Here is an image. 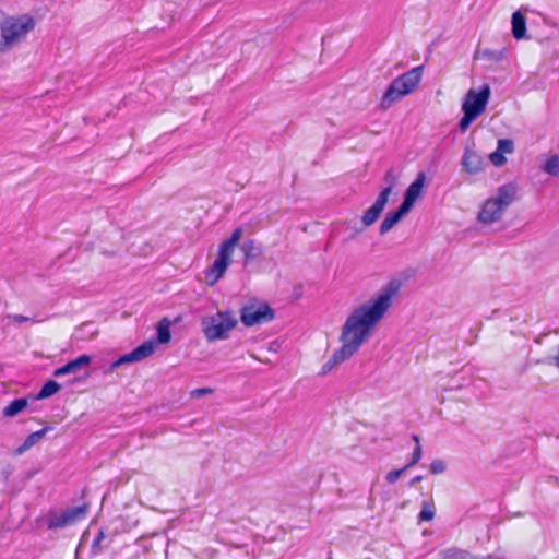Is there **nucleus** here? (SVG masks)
I'll return each instance as SVG.
<instances>
[{
    "label": "nucleus",
    "instance_id": "f257e3e1",
    "mask_svg": "<svg viewBox=\"0 0 559 559\" xmlns=\"http://www.w3.org/2000/svg\"><path fill=\"white\" fill-rule=\"evenodd\" d=\"M401 283L396 280L383 286L378 296L354 309L347 317L341 332L342 347L333 353L322 366L320 374H328L334 367L349 359L369 338L374 325L392 306L393 297L399 293Z\"/></svg>",
    "mask_w": 559,
    "mask_h": 559
},
{
    "label": "nucleus",
    "instance_id": "f03ea898",
    "mask_svg": "<svg viewBox=\"0 0 559 559\" xmlns=\"http://www.w3.org/2000/svg\"><path fill=\"white\" fill-rule=\"evenodd\" d=\"M423 71L424 66H418L395 78L382 96L381 107L388 109L396 100L411 94L420 83Z\"/></svg>",
    "mask_w": 559,
    "mask_h": 559
},
{
    "label": "nucleus",
    "instance_id": "7ed1b4c3",
    "mask_svg": "<svg viewBox=\"0 0 559 559\" xmlns=\"http://www.w3.org/2000/svg\"><path fill=\"white\" fill-rule=\"evenodd\" d=\"M516 187L513 183H506L498 188L497 194L488 199L478 213L479 222L491 224L501 218L506 209L514 201Z\"/></svg>",
    "mask_w": 559,
    "mask_h": 559
},
{
    "label": "nucleus",
    "instance_id": "20e7f679",
    "mask_svg": "<svg viewBox=\"0 0 559 559\" xmlns=\"http://www.w3.org/2000/svg\"><path fill=\"white\" fill-rule=\"evenodd\" d=\"M35 20L27 14L19 17L3 16L0 24L1 40L0 53L5 52L10 46L16 43L22 36L26 35L29 31L34 29Z\"/></svg>",
    "mask_w": 559,
    "mask_h": 559
},
{
    "label": "nucleus",
    "instance_id": "39448f33",
    "mask_svg": "<svg viewBox=\"0 0 559 559\" xmlns=\"http://www.w3.org/2000/svg\"><path fill=\"white\" fill-rule=\"evenodd\" d=\"M241 234L242 229L241 227H238L229 238L219 245L217 258L213 262L211 269L205 272V281L209 285H214L226 272L229 265L230 255L238 243Z\"/></svg>",
    "mask_w": 559,
    "mask_h": 559
},
{
    "label": "nucleus",
    "instance_id": "423d86ee",
    "mask_svg": "<svg viewBox=\"0 0 559 559\" xmlns=\"http://www.w3.org/2000/svg\"><path fill=\"white\" fill-rule=\"evenodd\" d=\"M237 325V319L230 312H217L202 320V329L209 341L222 340Z\"/></svg>",
    "mask_w": 559,
    "mask_h": 559
},
{
    "label": "nucleus",
    "instance_id": "0eeeda50",
    "mask_svg": "<svg viewBox=\"0 0 559 559\" xmlns=\"http://www.w3.org/2000/svg\"><path fill=\"white\" fill-rule=\"evenodd\" d=\"M384 181L386 187L381 190L376 202L364 213L361 217V222L365 227H369L377 222L389 201V197L396 183V177L393 169H389L385 173Z\"/></svg>",
    "mask_w": 559,
    "mask_h": 559
},
{
    "label": "nucleus",
    "instance_id": "6e6552de",
    "mask_svg": "<svg viewBox=\"0 0 559 559\" xmlns=\"http://www.w3.org/2000/svg\"><path fill=\"white\" fill-rule=\"evenodd\" d=\"M274 310L265 301L251 298L247 301V326H253L273 321Z\"/></svg>",
    "mask_w": 559,
    "mask_h": 559
},
{
    "label": "nucleus",
    "instance_id": "1a4fd4ad",
    "mask_svg": "<svg viewBox=\"0 0 559 559\" xmlns=\"http://www.w3.org/2000/svg\"><path fill=\"white\" fill-rule=\"evenodd\" d=\"M490 97V87L484 84L478 92L469 90L462 105V111H469L479 116L486 108Z\"/></svg>",
    "mask_w": 559,
    "mask_h": 559
},
{
    "label": "nucleus",
    "instance_id": "9d476101",
    "mask_svg": "<svg viewBox=\"0 0 559 559\" xmlns=\"http://www.w3.org/2000/svg\"><path fill=\"white\" fill-rule=\"evenodd\" d=\"M155 350V342L152 340L145 341L130 353L121 355L118 359L114 360L109 367V370L112 371L118 367L124 364H131L140 361L148 356H151Z\"/></svg>",
    "mask_w": 559,
    "mask_h": 559
},
{
    "label": "nucleus",
    "instance_id": "9b49d317",
    "mask_svg": "<svg viewBox=\"0 0 559 559\" xmlns=\"http://www.w3.org/2000/svg\"><path fill=\"white\" fill-rule=\"evenodd\" d=\"M87 512L86 506L69 508L61 514H51L48 519V528L55 530L74 524L79 519L84 518Z\"/></svg>",
    "mask_w": 559,
    "mask_h": 559
},
{
    "label": "nucleus",
    "instance_id": "f8f14e48",
    "mask_svg": "<svg viewBox=\"0 0 559 559\" xmlns=\"http://www.w3.org/2000/svg\"><path fill=\"white\" fill-rule=\"evenodd\" d=\"M426 181V176L424 173H419L416 179L408 186L405 191L403 202L401 203L408 211L412 210L416 200L423 192L424 186Z\"/></svg>",
    "mask_w": 559,
    "mask_h": 559
},
{
    "label": "nucleus",
    "instance_id": "ddd939ff",
    "mask_svg": "<svg viewBox=\"0 0 559 559\" xmlns=\"http://www.w3.org/2000/svg\"><path fill=\"white\" fill-rule=\"evenodd\" d=\"M92 357L87 354L80 355L79 357L68 361L63 366L55 369L53 376L55 377H63L70 373H74L78 370L82 369L83 367H86L91 364Z\"/></svg>",
    "mask_w": 559,
    "mask_h": 559
},
{
    "label": "nucleus",
    "instance_id": "4468645a",
    "mask_svg": "<svg viewBox=\"0 0 559 559\" xmlns=\"http://www.w3.org/2000/svg\"><path fill=\"white\" fill-rule=\"evenodd\" d=\"M462 167L468 174H477L483 169V158L472 148L466 147L462 157Z\"/></svg>",
    "mask_w": 559,
    "mask_h": 559
},
{
    "label": "nucleus",
    "instance_id": "2eb2a0df",
    "mask_svg": "<svg viewBox=\"0 0 559 559\" xmlns=\"http://www.w3.org/2000/svg\"><path fill=\"white\" fill-rule=\"evenodd\" d=\"M441 559H503L501 556H498L496 554L488 555L483 558H477L476 556L472 555L468 550L451 547L447 548L440 551Z\"/></svg>",
    "mask_w": 559,
    "mask_h": 559
},
{
    "label": "nucleus",
    "instance_id": "dca6fc26",
    "mask_svg": "<svg viewBox=\"0 0 559 559\" xmlns=\"http://www.w3.org/2000/svg\"><path fill=\"white\" fill-rule=\"evenodd\" d=\"M408 212L402 204L397 210L389 212L380 225L379 233L381 235L389 233Z\"/></svg>",
    "mask_w": 559,
    "mask_h": 559
},
{
    "label": "nucleus",
    "instance_id": "f3484780",
    "mask_svg": "<svg viewBox=\"0 0 559 559\" xmlns=\"http://www.w3.org/2000/svg\"><path fill=\"white\" fill-rule=\"evenodd\" d=\"M49 430H51V426H45L43 429L27 436L24 442L14 450V455H22L24 452L29 450L33 445L39 442Z\"/></svg>",
    "mask_w": 559,
    "mask_h": 559
},
{
    "label": "nucleus",
    "instance_id": "a211bd4d",
    "mask_svg": "<svg viewBox=\"0 0 559 559\" xmlns=\"http://www.w3.org/2000/svg\"><path fill=\"white\" fill-rule=\"evenodd\" d=\"M31 396H32V394L11 401L9 403V405L5 406L2 411L3 417H9V418L15 417L19 414H21L23 411H25L28 406V402L32 401Z\"/></svg>",
    "mask_w": 559,
    "mask_h": 559
},
{
    "label": "nucleus",
    "instance_id": "6ab92c4d",
    "mask_svg": "<svg viewBox=\"0 0 559 559\" xmlns=\"http://www.w3.org/2000/svg\"><path fill=\"white\" fill-rule=\"evenodd\" d=\"M170 321L168 318H163L156 325V338L153 340L155 342V346L157 344H167L171 338L170 333Z\"/></svg>",
    "mask_w": 559,
    "mask_h": 559
},
{
    "label": "nucleus",
    "instance_id": "aec40b11",
    "mask_svg": "<svg viewBox=\"0 0 559 559\" xmlns=\"http://www.w3.org/2000/svg\"><path fill=\"white\" fill-rule=\"evenodd\" d=\"M511 24L513 37L515 39L524 38L526 33V20L520 11L512 14Z\"/></svg>",
    "mask_w": 559,
    "mask_h": 559
},
{
    "label": "nucleus",
    "instance_id": "412c9836",
    "mask_svg": "<svg viewBox=\"0 0 559 559\" xmlns=\"http://www.w3.org/2000/svg\"><path fill=\"white\" fill-rule=\"evenodd\" d=\"M61 390V385L55 380H48L44 383L39 392L31 396L32 401L48 399Z\"/></svg>",
    "mask_w": 559,
    "mask_h": 559
},
{
    "label": "nucleus",
    "instance_id": "4be33fe9",
    "mask_svg": "<svg viewBox=\"0 0 559 559\" xmlns=\"http://www.w3.org/2000/svg\"><path fill=\"white\" fill-rule=\"evenodd\" d=\"M543 170L550 176L559 175V156L551 155L543 165Z\"/></svg>",
    "mask_w": 559,
    "mask_h": 559
},
{
    "label": "nucleus",
    "instance_id": "5701e85b",
    "mask_svg": "<svg viewBox=\"0 0 559 559\" xmlns=\"http://www.w3.org/2000/svg\"><path fill=\"white\" fill-rule=\"evenodd\" d=\"M435 518V509L433 504L429 501H424L421 503V510L418 514V522L423 521H431Z\"/></svg>",
    "mask_w": 559,
    "mask_h": 559
},
{
    "label": "nucleus",
    "instance_id": "b1692460",
    "mask_svg": "<svg viewBox=\"0 0 559 559\" xmlns=\"http://www.w3.org/2000/svg\"><path fill=\"white\" fill-rule=\"evenodd\" d=\"M477 118L474 114L469 111H463V117L461 118L459 122V129L461 132H465L467 128L471 126V123Z\"/></svg>",
    "mask_w": 559,
    "mask_h": 559
},
{
    "label": "nucleus",
    "instance_id": "393cba45",
    "mask_svg": "<svg viewBox=\"0 0 559 559\" xmlns=\"http://www.w3.org/2000/svg\"><path fill=\"white\" fill-rule=\"evenodd\" d=\"M261 254V249L254 246L252 240H247V265Z\"/></svg>",
    "mask_w": 559,
    "mask_h": 559
},
{
    "label": "nucleus",
    "instance_id": "a878e982",
    "mask_svg": "<svg viewBox=\"0 0 559 559\" xmlns=\"http://www.w3.org/2000/svg\"><path fill=\"white\" fill-rule=\"evenodd\" d=\"M497 150L502 153L503 155L504 154H510L513 152L514 150V144H513V141L509 140V139H500L498 141V146H497Z\"/></svg>",
    "mask_w": 559,
    "mask_h": 559
},
{
    "label": "nucleus",
    "instance_id": "bb28decb",
    "mask_svg": "<svg viewBox=\"0 0 559 559\" xmlns=\"http://www.w3.org/2000/svg\"><path fill=\"white\" fill-rule=\"evenodd\" d=\"M447 468L444 461L436 459L430 463V472L435 475L442 474Z\"/></svg>",
    "mask_w": 559,
    "mask_h": 559
},
{
    "label": "nucleus",
    "instance_id": "cd10ccee",
    "mask_svg": "<svg viewBox=\"0 0 559 559\" xmlns=\"http://www.w3.org/2000/svg\"><path fill=\"white\" fill-rule=\"evenodd\" d=\"M421 455H423V450H421V447L420 444H417L413 451V454H412V459L409 460V462L405 465V468H411L412 466H414L415 464H417L419 462V460L421 459Z\"/></svg>",
    "mask_w": 559,
    "mask_h": 559
},
{
    "label": "nucleus",
    "instance_id": "c85d7f7f",
    "mask_svg": "<svg viewBox=\"0 0 559 559\" xmlns=\"http://www.w3.org/2000/svg\"><path fill=\"white\" fill-rule=\"evenodd\" d=\"M489 159L497 167L504 165L507 162V158L504 157V155L502 153H500L498 150H496L495 152H492L489 155Z\"/></svg>",
    "mask_w": 559,
    "mask_h": 559
},
{
    "label": "nucleus",
    "instance_id": "c756f323",
    "mask_svg": "<svg viewBox=\"0 0 559 559\" xmlns=\"http://www.w3.org/2000/svg\"><path fill=\"white\" fill-rule=\"evenodd\" d=\"M406 469L407 468H405V466H404L400 469L390 471L385 476L386 481L390 484L395 483Z\"/></svg>",
    "mask_w": 559,
    "mask_h": 559
},
{
    "label": "nucleus",
    "instance_id": "7c9ffc66",
    "mask_svg": "<svg viewBox=\"0 0 559 559\" xmlns=\"http://www.w3.org/2000/svg\"><path fill=\"white\" fill-rule=\"evenodd\" d=\"M92 325H93L92 321L84 322L76 329V331H78V333H81L82 335H84L85 333H90V337H93L97 334V330L88 331V328Z\"/></svg>",
    "mask_w": 559,
    "mask_h": 559
},
{
    "label": "nucleus",
    "instance_id": "2f4dec72",
    "mask_svg": "<svg viewBox=\"0 0 559 559\" xmlns=\"http://www.w3.org/2000/svg\"><path fill=\"white\" fill-rule=\"evenodd\" d=\"M13 471L14 467L10 464L2 467V469L0 471V477L2 478V480L8 481L11 475L13 474Z\"/></svg>",
    "mask_w": 559,
    "mask_h": 559
},
{
    "label": "nucleus",
    "instance_id": "473e14b6",
    "mask_svg": "<svg viewBox=\"0 0 559 559\" xmlns=\"http://www.w3.org/2000/svg\"><path fill=\"white\" fill-rule=\"evenodd\" d=\"M213 390L211 388H199L195 390H192L190 395L191 397H201L203 395L211 394Z\"/></svg>",
    "mask_w": 559,
    "mask_h": 559
},
{
    "label": "nucleus",
    "instance_id": "72a5a7b5",
    "mask_svg": "<svg viewBox=\"0 0 559 559\" xmlns=\"http://www.w3.org/2000/svg\"><path fill=\"white\" fill-rule=\"evenodd\" d=\"M105 537V534L104 532L100 530L97 534V536L94 538L93 543H92V548H96L99 543L104 539Z\"/></svg>",
    "mask_w": 559,
    "mask_h": 559
},
{
    "label": "nucleus",
    "instance_id": "f704fd0d",
    "mask_svg": "<svg viewBox=\"0 0 559 559\" xmlns=\"http://www.w3.org/2000/svg\"><path fill=\"white\" fill-rule=\"evenodd\" d=\"M11 318L16 323H23V322H27L31 320V318L22 316V314H14Z\"/></svg>",
    "mask_w": 559,
    "mask_h": 559
},
{
    "label": "nucleus",
    "instance_id": "c9c22d12",
    "mask_svg": "<svg viewBox=\"0 0 559 559\" xmlns=\"http://www.w3.org/2000/svg\"><path fill=\"white\" fill-rule=\"evenodd\" d=\"M238 313L240 322L245 324V305L239 307Z\"/></svg>",
    "mask_w": 559,
    "mask_h": 559
},
{
    "label": "nucleus",
    "instance_id": "e433bc0d",
    "mask_svg": "<svg viewBox=\"0 0 559 559\" xmlns=\"http://www.w3.org/2000/svg\"><path fill=\"white\" fill-rule=\"evenodd\" d=\"M423 480V476L418 475V476H415L414 478L411 479L409 481V487H413L415 486L417 483Z\"/></svg>",
    "mask_w": 559,
    "mask_h": 559
},
{
    "label": "nucleus",
    "instance_id": "4c0bfd02",
    "mask_svg": "<svg viewBox=\"0 0 559 559\" xmlns=\"http://www.w3.org/2000/svg\"><path fill=\"white\" fill-rule=\"evenodd\" d=\"M552 360H554L555 366H557L559 368V345H558V353L556 356H554Z\"/></svg>",
    "mask_w": 559,
    "mask_h": 559
},
{
    "label": "nucleus",
    "instance_id": "58836bf2",
    "mask_svg": "<svg viewBox=\"0 0 559 559\" xmlns=\"http://www.w3.org/2000/svg\"><path fill=\"white\" fill-rule=\"evenodd\" d=\"M412 439L414 440V442L416 443V445H417V444H420V443H419V437H418L417 435H413V436H412Z\"/></svg>",
    "mask_w": 559,
    "mask_h": 559
}]
</instances>
